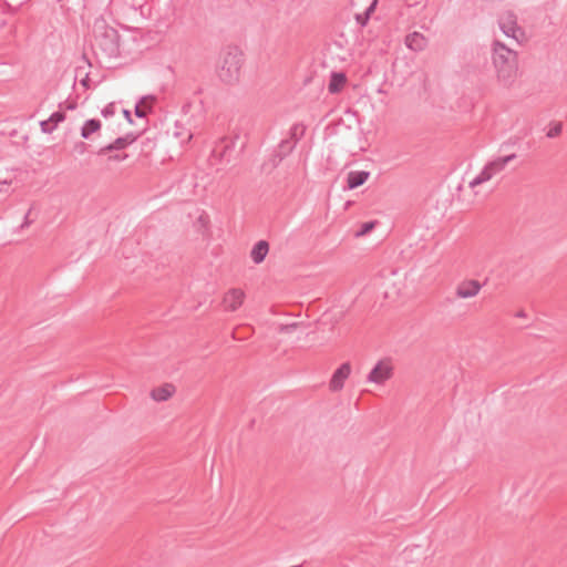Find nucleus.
<instances>
[{
	"label": "nucleus",
	"mask_w": 567,
	"mask_h": 567,
	"mask_svg": "<svg viewBox=\"0 0 567 567\" xmlns=\"http://www.w3.org/2000/svg\"><path fill=\"white\" fill-rule=\"evenodd\" d=\"M65 120V114L63 112H54L50 115L48 120L40 122V127L43 133L50 134L52 133L59 123Z\"/></svg>",
	"instance_id": "obj_13"
},
{
	"label": "nucleus",
	"mask_w": 567,
	"mask_h": 567,
	"mask_svg": "<svg viewBox=\"0 0 567 567\" xmlns=\"http://www.w3.org/2000/svg\"><path fill=\"white\" fill-rule=\"evenodd\" d=\"M299 328V323L297 322H293V323H290V324H287V326H284L281 328V331L285 332V333H291L293 332L295 330H297Z\"/></svg>",
	"instance_id": "obj_26"
},
{
	"label": "nucleus",
	"mask_w": 567,
	"mask_h": 567,
	"mask_svg": "<svg viewBox=\"0 0 567 567\" xmlns=\"http://www.w3.org/2000/svg\"><path fill=\"white\" fill-rule=\"evenodd\" d=\"M128 157L127 154H116V155H112L109 157L110 161H116V162H121V161H124Z\"/></svg>",
	"instance_id": "obj_29"
},
{
	"label": "nucleus",
	"mask_w": 567,
	"mask_h": 567,
	"mask_svg": "<svg viewBox=\"0 0 567 567\" xmlns=\"http://www.w3.org/2000/svg\"><path fill=\"white\" fill-rule=\"evenodd\" d=\"M351 373V365L349 362L342 363L332 374L330 380V389L332 391H340L344 386V381Z\"/></svg>",
	"instance_id": "obj_9"
},
{
	"label": "nucleus",
	"mask_w": 567,
	"mask_h": 567,
	"mask_svg": "<svg viewBox=\"0 0 567 567\" xmlns=\"http://www.w3.org/2000/svg\"><path fill=\"white\" fill-rule=\"evenodd\" d=\"M122 138H124L125 142H127V146H128V145H131L136 140V135H134V134H126L125 136H122Z\"/></svg>",
	"instance_id": "obj_31"
},
{
	"label": "nucleus",
	"mask_w": 567,
	"mask_h": 567,
	"mask_svg": "<svg viewBox=\"0 0 567 567\" xmlns=\"http://www.w3.org/2000/svg\"><path fill=\"white\" fill-rule=\"evenodd\" d=\"M392 377V365L380 360L367 377V381L375 384H383Z\"/></svg>",
	"instance_id": "obj_5"
},
{
	"label": "nucleus",
	"mask_w": 567,
	"mask_h": 567,
	"mask_svg": "<svg viewBox=\"0 0 567 567\" xmlns=\"http://www.w3.org/2000/svg\"><path fill=\"white\" fill-rule=\"evenodd\" d=\"M492 62L498 83L504 87H511L518 74L516 51L495 40L492 45Z\"/></svg>",
	"instance_id": "obj_1"
},
{
	"label": "nucleus",
	"mask_w": 567,
	"mask_h": 567,
	"mask_svg": "<svg viewBox=\"0 0 567 567\" xmlns=\"http://www.w3.org/2000/svg\"><path fill=\"white\" fill-rule=\"evenodd\" d=\"M93 48L105 58L112 59L120 54V35L117 31L107 25L103 19L95 20L93 24Z\"/></svg>",
	"instance_id": "obj_3"
},
{
	"label": "nucleus",
	"mask_w": 567,
	"mask_h": 567,
	"mask_svg": "<svg viewBox=\"0 0 567 567\" xmlns=\"http://www.w3.org/2000/svg\"><path fill=\"white\" fill-rule=\"evenodd\" d=\"M362 14H363L365 20L370 19L371 13L364 11Z\"/></svg>",
	"instance_id": "obj_37"
},
{
	"label": "nucleus",
	"mask_w": 567,
	"mask_h": 567,
	"mask_svg": "<svg viewBox=\"0 0 567 567\" xmlns=\"http://www.w3.org/2000/svg\"><path fill=\"white\" fill-rule=\"evenodd\" d=\"M306 126L302 123H295L289 130L288 140L295 141L297 144L305 135Z\"/></svg>",
	"instance_id": "obj_22"
},
{
	"label": "nucleus",
	"mask_w": 567,
	"mask_h": 567,
	"mask_svg": "<svg viewBox=\"0 0 567 567\" xmlns=\"http://www.w3.org/2000/svg\"><path fill=\"white\" fill-rule=\"evenodd\" d=\"M408 49L420 52L423 51L427 45L426 38L420 32H412L405 37L404 41Z\"/></svg>",
	"instance_id": "obj_10"
},
{
	"label": "nucleus",
	"mask_w": 567,
	"mask_h": 567,
	"mask_svg": "<svg viewBox=\"0 0 567 567\" xmlns=\"http://www.w3.org/2000/svg\"><path fill=\"white\" fill-rule=\"evenodd\" d=\"M154 101L155 97L153 95H145L143 96L140 102L135 105L134 113L137 117L144 118L146 117L147 113L151 111V106L145 105V102Z\"/></svg>",
	"instance_id": "obj_20"
},
{
	"label": "nucleus",
	"mask_w": 567,
	"mask_h": 567,
	"mask_svg": "<svg viewBox=\"0 0 567 567\" xmlns=\"http://www.w3.org/2000/svg\"><path fill=\"white\" fill-rule=\"evenodd\" d=\"M102 115L104 117H110L112 115H114V105L113 104H109L106 105L103 110H102Z\"/></svg>",
	"instance_id": "obj_27"
},
{
	"label": "nucleus",
	"mask_w": 567,
	"mask_h": 567,
	"mask_svg": "<svg viewBox=\"0 0 567 567\" xmlns=\"http://www.w3.org/2000/svg\"><path fill=\"white\" fill-rule=\"evenodd\" d=\"M4 24H6V22H4V21H2V22L0 23V28H2Z\"/></svg>",
	"instance_id": "obj_38"
},
{
	"label": "nucleus",
	"mask_w": 567,
	"mask_h": 567,
	"mask_svg": "<svg viewBox=\"0 0 567 567\" xmlns=\"http://www.w3.org/2000/svg\"><path fill=\"white\" fill-rule=\"evenodd\" d=\"M563 130V124L560 122L553 123L549 127V130L546 133V136L548 138H555L557 137Z\"/></svg>",
	"instance_id": "obj_24"
},
{
	"label": "nucleus",
	"mask_w": 567,
	"mask_h": 567,
	"mask_svg": "<svg viewBox=\"0 0 567 567\" xmlns=\"http://www.w3.org/2000/svg\"><path fill=\"white\" fill-rule=\"evenodd\" d=\"M87 83H89V75L86 74V75H85V78L81 81V84H82L83 86L87 87V86H89V84H87Z\"/></svg>",
	"instance_id": "obj_35"
},
{
	"label": "nucleus",
	"mask_w": 567,
	"mask_h": 567,
	"mask_svg": "<svg viewBox=\"0 0 567 567\" xmlns=\"http://www.w3.org/2000/svg\"><path fill=\"white\" fill-rule=\"evenodd\" d=\"M173 136L179 140L181 144L188 143L193 138V133L179 121L175 122Z\"/></svg>",
	"instance_id": "obj_18"
},
{
	"label": "nucleus",
	"mask_w": 567,
	"mask_h": 567,
	"mask_svg": "<svg viewBox=\"0 0 567 567\" xmlns=\"http://www.w3.org/2000/svg\"><path fill=\"white\" fill-rule=\"evenodd\" d=\"M30 214H31V209H29L27 212V214L24 215L23 223L20 225L21 229L29 227L33 223V220L30 219Z\"/></svg>",
	"instance_id": "obj_28"
},
{
	"label": "nucleus",
	"mask_w": 567,
	"mask_h": 567,
	"mask_svg": "<svg viewBox=\"0 0 567 567\" xmlns=\"http://www.w3.org/2000/svg\"><path fill=\"white\" fill-rule=\"evenodd\" d=\"M244 300V292L239 289H231L224 297V306L229 311L237 310Z\"/></svg>",
	"instance_id": "obj_11"
},
{
	"label": "nucleus",
	"mask_w": 567,
	"mask_h": 567,
	"mask_svg": "<svg viewBox=\"0 0 567 567\" xmlns=\"http://www.w3.org/2000/svg\"><path fill=\"white\" fill-rule=\"evenodd\" d=\"M123 114H124V117L130 122V123H133L132 121V115H131V112L128 110H123Z\"/></svg>",
	"instance_id": "obj_33"
},
{
	"label": "nucleus",
	"mask_w": 567,
	"mask_h": 567,
	"mask_svg": "<svg viewBox=\"0 0 567 567\" xmlns=\"http://www.w3.org/2000/svg\"><path fill=\"white\" fill-rule=\"evenodd\" d=\"M515 158H516V154L499 156V157H496L493 161L488 162L486 164V166L489 169L491 174L493 176H495L498 173H501L502 171H504L506 165Z\"/></svg>",
	"instance_id": "obj_12"
},
{
	"label": "nucleus",
	"mask_w": 567,
	"mask_h": 567,
	"mask_svg": "<svg viewBox=\"0 0 567 567\" xmlns=\"http://www.w3.org/2000/svg\"><path fill=\"white\" fill-rule=\"evenodd\" d=\"M346 75L343 73L333 72L328 85L330 93H337L340 91L342 85L346 83Z\"/></svg>",
	"instance_id": "obj_19"
},
{
	"label": "nucleus",
	"mask_w": 567,
	"mask_h": 567,
	"mask_svg": "<svg viewBox=\"0 0 567 567\" xmlns=\"http://www.w3.org/2000/svg\"><path fill=\"white\" fill-rule=\"evenodd\" d=\"M175 392V386L171 383H166L159 388L152 390L151 396L154 401L164 402L168 400Z\"/></svg>",
	"instance_id": "obj_15"
},
{
	"label": "nucleus",
	"mask_w": 567,
	"mask_h": 567,
	"mask_svg": "<svg viewBox=\"0 0 567 567\" xmlns=\"http://www.w3.org/2000/svg\"><path fill=\"white\" fill-rule=\"evenodd\" d=\"M101 130V121L96 118H90L84 122L81 127V137L89 140L92 134Z\"/></svg>",
	"instance_id": "obj_17"
},
{
	"label": "nucleus",
	"mask_w": 567,
	"mask_h": 567,
	"mask_svg": "<svg viewBox=\"0 0 567 567\" xmlns=\"http://www.w3.org/2000/svg\"><path fill=\"white\" fill-rule=\"evenodd\" d=\"M525 316H526V315H525V312H524V311H518V312L516 313V317H519V318H524Z\"/></svg>",
	"instance_id": "obj_36"
},
{
	"label": "nucleus",
	"mask_w": 567,
	"mask_h": 567,
	"mask_svg": "<svg viewBox=\"0 0 567 567\" xmlns=\"http://www.w3.org/2000/svg\"><path fill=\"white\" fill-rule=\"evenodd\" d=\"M498 25L507 38H511L516 42H519L520 38L524 35V32L517 24L516 16L513 12L502 14L498 19Z\"/></svg>",
	"instance_id": "obj_4"
},
{
	"label": "nucleus",
	"mask_w": 567,
	"mask_h": 567,
	"mask_svg": "<svg viewBox=\"0 0 567 567\" xmlns=\"http://www.w3.org/2000/svg\"><path fill=\"white\" fill-rule=\"evenodd\" d=\"M233 148L234 143L223 138L212 150L210 159L214 164L229 163Z\"/></svg>",
	"instance_id": "obj_6"
},
{
	"label": "nucleus",
	"mask_w": 567,
	"mask_h": 567,
	"mask_svg": "<svg viewBox=\"0 0 567 567\" xmlns=\"http://www.w3.org/2000/svg\"><path fill=\"white\" fill-rule=\"evenodd\" d=\"M355 20H357V23L360 25V27H364L367 25L368 21L369 20H365L363 14L362 13H359L355 16Z\"/></svg>",
	"instance_id": "obj_30"
},
{
	"label": "nucleus",
	"mask_w": 567,
	"mask_h": 567,
	"mask_svg": "<svg viewBox=\"0 0 567 567\" xmlns=\"http://www.w3.org/2000/svg\"><path fill=\"white\" fill-rule=\"evenodd\" d=\"M75 150L80 153V154H83L85 151H86V144L84 142H80L75 145Z\"/></svg>",
	"instance_id": "obj_32"
},
{
	"label": "nucleus",
	"mask_w": 567,
	"mask_h": 567,
	"mask_svg": "<svg viewBox=\"0 0 567 567\" xmlns=\"http://www.w3.org/2000/svg\"><path fill=\"white\" fill-rule=\"evenodd\" d=\"M377 0H374L365 10V12L372 13L375 9Z\"/></svg>",
	"instance_id": "obj_34"
},
{
	"label": "nucleus",
	"mask_w": 567,
	"mask_h": 567,
	"mask_svg": "<svg viewBox=\"0 0 567 567\" xmlns=\"http://www.w3.org/2000/svg\"><path fill=\"white\" fill-rule=\"evenodd\" d=\"M373 227H374V223H372V221L362 224V226H361V230H360V231H358V236H361V235L367 234V233H368L369 230H371Z\"/></svg>",
	"instance_id": "obj_25"
},
{
	"label": "nucleus",
	"mask_w": 567,
	"mask_h": 567,
	"mask_svg": "<svg viewBox=\"0 0 567 567\" xmlns=\"http://www.w3.org/2000/svg\"><path fill=\"white\" fill-rule=\"evenodd\" d=\"M483 285L475 280L468 279L460 282L455 289V296L460 299H470L478 295Z\"/></svg>",
	"instance_id": "obj_8"
},
{
	"label": "nucleus",
	"mask_w": 567,
	"mask_h": 567,
	"mask_svg": "<svg viewBox=\"0 0 567 567\" xmlns=\"http://www.w3.org/2000/svg\"><path fill=\"white\" fill-rule=\"evenodd\" d=\"M244 53L236 45L225 48L220 54L217 75L226 84H236L240 79Z\"/></svg>",
	"instance_id": "obj_2"
},
{
	"label": "nucleus",
	"mask_w": 567,
	"mask_h": 567,
	"mask_svg": "<svg viewBox=\"0 0 567 567\" xmlns=\"http://www.w3.org/2000/svg\"><path fill=\"white\" fill-rule=\"evenodd\" d=\"M370 173L367 171H352L348 174L347 185L349 189L358 188L369 178Z\"/></svg>",
	"instance_id": "obj_14"
},
{
	"label": "nucleus",
	"mask_w": 567,
	"mask_h": 567,
	"mask_svg": "<svg viewBox=\"0 0 567 567\" xmlns=\"http://www.w3.org/2000/svg\"><path fill=\"white\" fill-rule=\"evenodd\" d=\"M297 144L295 141L284 138L278 146L275 148L269 163L272 167H277L284 158H286L295 148Z\"/></svg>",
	"instance_id": "obj_7"
},
{
	"label": "nucleus",
	"mask_w": 567,
	"mask_h": 567,
	"mask_svg": "<svg viewBox=\"0 0 567 567\" xmlns=\"http://www.w3.org/2000/svg\"><path fill=\"white\" fill-rule=\"evenodd\" d=\"M125 147H127V142H125V140L121 136L117 137L114 142L110 143L109 145L101 147L97 154L105 155L109 152L123 150Z\"/></svg>",
	"instance_id": "obj_21"
},
{
	"label": "nucleus",
	"mask_w": 567,
	"mask_h": 567,
	"mask_svg": "<svg viewBox=\"0 0 567 567\" xmlns=\"http://www.w3.org/2000/svg\"><path fill=\"white\" fill-rule=\"evenodd\" d=\"M269 251V245L265 240H259L251 249L250 257L255 264H260L265 260Z\"/></svg>",
	"instance_id": "obj_16"
},
{
	"label": "nucleus",
	"mask_w": 567,
	"mask_h": 567,
	"mask_svg": "<svg viewBox=\"0 0 567 567\" xmlns=\"http://www.w3.org/2000/svg\"><path fill=\"white\" fill-rule=\"evenodd\" d=\"M492 177H493V175L491 174L489 169L485 165L483 167V169L480 172V174L470 182V187L474 188L475 186L489 181Z\"/></svg>",
	"instance_id": "obj_23"
}]
</instances>
